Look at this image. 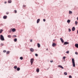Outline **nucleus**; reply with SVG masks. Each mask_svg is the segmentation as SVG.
<instances>
[{
    "instance_id": "f257e3e1",
    "label": "nucleus",
    "mask_w": 78,
    "mask_h": 78,
    "mask_svg": "<svg viewBox=\"0 0 78 78\" xmlns=\"http://www.w3.org/2000/svg\"><path fill=\"white\" fill-rule=\"evenodd\" d=\"M72 62L73 67H75V60L74 58L72 59Z\"/></svg>"
},
{
    "instance_id": "f03ea898",
    "label": "nucleus",
    "mask_w": 78,
    "mask_h": 78,
    "mask_svg": "<svg viewBox=\"0 0 78 78\" xmlns=\"http://www.w3.org/2000/svg\"><path fill=\"white\" fill-rule=\"evenodd\" d=\"M0 39L1 41H5V39L4 38V37H3V36L1 35H0Z\"/></svg>"
},
{
    "instance_id": "7ed1b4c3",
    "label": "nucleus",
    "mask_w": 78,
    "mask_h": 78,
    "mask_svg": "<svg viewBox=\"0 0 78 78\" xmlns=\"http://www.w3.org/2000/svg\"><path fill=\"white\" fill-rule=\"evenodd\" d=\"M34 61V59L33 58H31L30 60V62L31 65H33V61Z\"/></svg>"
},
{
    "instance_id": "20e7f679",
    "label": "nucleus",
    "mask_w": 78,
    "mask_h": 78,
    "mask_svg": "<svg viewBox=\"0 0 78 78\" xmlns=\"http://www.w3.org/2000/svg\"><path fill=\"white\" fill-rule=\"evenodd\" d=\"M52 46L53 47H55V46H56V44L55 43H53L52 44Z\"/></svg>"
},
{
    "instance_id": "39448f33",
    "label": "nucleus",
    "mask_w": 78,
    "mask_h": 78,
    "mask_svg": "<svg viewBox=\"0 0 78 78\" xmlns=\"http://www.w3.org/2000/svg\"><path fill=\"white\" fill-rule=\"evenodd\" d=\"M69 43L67 42H65L63 44V45H67V44H69Z\"/></svg>"
},
{
    "instance_id": "423d86ee",
    "label": "nucleus",
    "mask_w": 78,
    "mask_h": 78,
    "mask_svg": "<svg viewBox=\"0 0 78 78\" xmlns=\"http://www.w3.org/2000/svg\"><path fill=\"white\" fill-rule=\"evenodd\" d=\"M30 51L31 52H33V51H34V49H33V48H31L30 49Z\"/></svg>"
},
{
    "instance_id": "0eeeda50",
    "label": "nucleus",
    "mask_w": 78,
    "mask_h": 78,
    "mask_svg": "<svg viewBox=\"0 0 78 78\" xmlns=\"http://www.w3.org/2000/svg\"><path fill=\"white\" fill-rule=\"evenodd\" d=\"M60 40H61V42H62V43H64V40H63V39H62V38H60Z\"/></svg>"
},
{
    "instance_id": "6e6552de",
    "label": "nucleus",
    "mask_w": 78,
    "mask_h": 78,
    "mask_svg": "<svg viewBox=\"0 0 78 78\" xmlns=\"http://www.w3.org/2000/svg\"><path fill=\"white\" fill-rule=\"evenodd\" d=\"M3 18L4 19H7V16H4Z\"/></svg>"
},
{
    "instance_id": "1a4fd4ad",
    "label": "nucleus",
    "mask_w": 78,
    "mask_h": 78,
    "mask_svg": "<svg viewBox=\"0 0 78 78\" xmlns=\"http://www.w3.org/2000/svg\"><path fill=\"white\" fill-rule=\"evenodd\" d=\"M58 67H60V68H62L63 69H64V67H63L61 65H59L58 66Z\"/></svg>"
},
{
    "instance_id": "9d476101",
    "label": "nucleus",
    "mask_w": 78,
    "mask_h": 78,
    "mask_svg": "<svg viewBox=\"0 0 78 78\" xmlns=\"http://www.w3.org/2000/svg\"><path fill=\"white\" fill-rule=\"evenodd\" d=\"M75 46L76 47V48H78V44H75Z\"/></svg>"
},
{
    "instance_id": "9b49d317",
    "label": "nucleus",
    "mask_w": 78,
    "mask_h": 78,
    "mask_svg": "<svg viewBox=\"0 0 78 78\" xmlns=\"http://www.w3.org/2000/svg\"><path fill=\"white\" fill-rule=\"evenodd\" d=\"M37 44L38 47V48H39L40 47H41V45H40V44L39 43H37Z\"/></svg>"
},
{
    "instance_id": "f8f14e48",
    "label": "nucleus",
    "mask_w": 78,
    "mask_h": 78,
    "mask_svg": "<svg viewBox=\"0 0 78 78\" xmlns=\"http://www.w3.org/2000/svg\"><path fill=\"white\" fill-rule=\"evenodd\" d=\"M75 27H73L72 29V31H75Z\"/></svg>"
},
{
    "instance_id": "ddd939ff",
    "label": "nucleus",
    "mask_w": 78,
    "mask_h": 78,
    "mask_svg": "<svg viewBox=\"0 0 78 78\" xmlns=\"http://www.w3.org/2000/svg\"><path fill=\"white\" fill-rule=\"evenodd\" d=\"M12 31L13 32H14L15 31H16V29L15 28H13L12 29Z\"/></svg>"
},
{
    "instance_id": "4468645a",
    "label": "nucleus",
    "mask_w": 78,
    "mask_h": 78,
    "mask_svg": "<svg viewBox=\"0 0 78 78\" xmlns=\"http://www.w3.org/2000/svg\"><path fill=\"white\" fill-rule=\"evenodd\" d=\"M40 21V19H38L37 20V23H38L39 22V21Z\"/></svg>"
},
{
    "instance_id": "2eb2a0df",
    "label": "nucleus",
    "mask_w": 78,
    "mask_h": 78,
    "mask_svg": "<svg viewBox=\"0 0 78 78\" xmlns=\"http://www.w3.org/2000/svg\"><path fill=\"white\" fill-rule=\"evenodd\" d=\"M17 71H19V70H20V68L19 67H18L17 68Z\"/></svg>"
},
{
    "instance_id": "dca6fc26",
    "label": "nucleus",
    "mask_w": 78,
    "mask_h": 78,
    "mask_svg": "<svg viewBox=\"0 0 78 78\" xmlns=\"http://www.w3.org/2000/svg\"><path fill=\"white\" fill-rule=\"evenodd\" d=\"M36 71L37 72H39V69L37 68L36 69Z\"/></svg>"
},
{
    "instance_id": "f3484780",
    "label": "nucleus",
    "mask_w": 78,
    "mask_h": 78,
    "mask_svg": "<svg viewBox=\"0 0 78 78\" xmlns=\"http://www.w3.org/2000/svg\"><path fill=\"white\" fill-rule=\"evenodd\" d=\"M67 22L68 23H70V20H68L67 21Z\"/></svg>"
},
{
    "instance_id": "a211bd4d",
    "label": "nucleus",
    "mask_w": 78,
    "mask_h": 78,
    "mask_svg": "<svg viewBox=\"0 0 78 78\" xmlns=\"http://www.w3.org/2000/svg\"><path fill=\"white\" fill-rule=\"evenodd\" d=\"M69 13L70 14H72V12L69 11Z\"/></svg>"
},
{
    "instance_id": "6ab92c4d",
    "label": "nucleus",
    "mask_w": 78,
    "mask_h": 78,
    "mask_svg": "<svg viewBox=\"0 0 78 78\" xmlns=\"http://www.w3.org/2000/svg\"><path fill=\"white\" fill-rule=\"evenodd\" d=\"M11 2H12L11 0H9L8 1V2L9 3H11Z\"/></svg>"
},
{
    "instance_id": "aec40b11",
    "label": "nucleus",
    "mask_w": 78,
    "mask_h": 78,
    "mask_svg": "<svg viewBox=\"0 0 78 78\" xmlns=\"http://www.w3.org/2000/svg\"><path fill=\"white\" fill-rule=\"evenodd\" d=\"M64 74L65 75H67V73L66 72H65L64 73Z\"/></svg>"
},
{
    "instance_id": "412c9836",
    "label": "nucleus",
    "mask_w": 78,
    "mask_h": 78,
    "mask_svg": "<svg viewBox=\"0 0 78 78\" xmlns=\"http://www.w3.org/2000/svg\"><path fill=\"white\" fill-rule=\"evenodd\" d=\"M14 13H17V10H15L14 11Z\"/></svg>"
},
{
    "instance_id": "4be33fe9",
    "label": "nucleus",
    "mask_w": 78,
    "mask_h": 78,
    "mask_svg": "<svg viewBox=\"0 0 78 78\" xmlns=\"http://www.w3.org/2000/svg\"><path fill=\"white\" fill-rule=\"evenodd\" d=\"M17 40L16 38H15L14 39V42H17Z\"/></svg>"
},
{
    "instance_id": "5701e85b",
    "label": "nucleus",
    "mask_w": 78,
    "mask_h": 78,
    "mask_svg": "<svg viewBox=\"0 0 78 78\" xmlns=\"http://www.w3.org/2000/svg\"><path fill=\"white\" fill-rule=\"evenodd\" d=\"M2 31H3V30L1 29L0 30V33H2Z\"/></svg>"
},
{
    "instance_id": "b1692460",
    "label": "nucleus",
    "mask_w": 78,
    "mask_h": 78,
    "mask_svg": "<svg viewBox=\"0 0 78 78\" xmlns=\"http://www.w3.org/2000/svg\"><path fill=\"white\" fill-rule=\"evenodd\" d=\"M8 37L9 38H11V35H8Z\"/></svg>"
},
{
    "instance_id": "393cba45",
    "label": "nucleus",
    "mask_w": 78,
    "mask_h": 78,
    "mask_svg": "<svg viewBox=\"0 0 78 78\" xmlns=\"http://www.w3.org/2000/svg\"><path fill=\"white\" fill-rule=\"evenodd\" d=\"M17 66H14V68H15V69H17Z\"/></svg>"
},
{
    "instance_id": "a878e982",
    "label": "nucleus",
    "mask_w": 78,
    "mask_h": 78,
    "mask_svg": "<svg viewBox=\"0 0 78 78\" xmlns=\"http://www.w3.org/2000/svg\"><path fill=\"white\" fill-rule=\"evenodd\" d=\"M9 53H10V52L9 51H7L6 52L7 54H9Z\"/></svg>"
},
{
    "instance_id": "bb28decb",
    "label": "nucleus",
    "mask_w": 78,
    "mask_h": 78,
    "mask_svg": "<svg viewBox=\"0 0 78 78\" xmlns=\"http://www.w3.org/2000/svg\"><path fill=\"white\" fill-rule=\"evenodd\" d=\"M20 59H21V60H22V59H23V58L22 57H21L20 58Z\"/></svg>"
},
{
    "instance_id": "cd10ccee",
    "label": "nucleus",
    "mask_w": 78,
    "mask_h": 78,
    "mask_svg": "<svg viewBox=\"0 0 78 78\" xmlns=\"http://www.w3.org/2000/svg\"><path fill=\"white\" fill-rule=\"evenodd\" d=\"M66 53H68V54H69V51H68L66 52Z\"/></svg>"
},
{
    "instance_id": "c85d7f7f",
    "label": "nucleus",
    "mask_w": 78,
    "mask_h": 78,
    "mask_svg": "<svg viewBox=\"0 0 78 78\" xmlns=\"http://www.w3.org/2000/svg\"><path fill=\"white\" fill-rule=\"evenodd\" d=\"M36 56H38V54H35V55Z\"/></svg>"
},
{
    "instance_id": "c756f323",
    "label": "nucleus",
    "mask_w": 78,
    "mask_h": 78,
    "mask_svg": "<svg viewBox=\"0 0 78 78\" xmlns=\"http://www.w3.org/2000/svg\"><path fill=\"white\" fill-rule=\"evenodd\" d=\"M1 46H3V43H2L1 44Z\"/></svg>"
},
{
    "instance_id": "7c9ffc66",
    "label": "nucleus",
    "mask_w": 78,
    "mask_h": 78,
    "mask_svg": "<svg viewBox=\"0 0 78 78\" xmlns=\"http://www.w3.org/2000/svg\"><path fill=\"white\" fill-rule=\"evenodd\" d=\"M69 31L70 32V31H71V30L70 29H69Z\"/></svg>"
},
{
    "instance_id": "2f4dec72",
    "label": "nucleus",
    "mask_w": 78,
    "mask_h": 78,
    "mask_svg": "<svg viewBox=\"0 0 78 78\" xmlns=\"http://www.w3.org/2000/svg\"><path fill=\"white\" fill-rule=\"evenodd\" d=\"M66 57H65V56H64V57H63V59H66Z\"/></svg>"
},
{
    "instance_id": "473e14b6",
    "label": "nucleus",
    "mask_w": 78,
    "mask_h": 78,
    "mask_svg": "<svg viewBox=\"0 0 78 78\" xmlns=\"http://www.w3.org/2000/svg\"><path fill=\"white\" fill-rule=\"evenodd\" d=\"M69 78H72V76H69Z\"/></svg>"
},
{
    "instance_id": "72a5a7b5",
    "label": "nucleus",
    "mask_w": 78,
    "mask_h": 78,
    "mask_svg": "<svg viewBox=\"0 0 78 78\" xmlns=\"http://www.w3.org/2000/svg\"><path fill=\"white\" fill-rule=\"evenodd\" d=\"M77 23H78L77 22H76V21L75 22V24H76V25H77Z\"/></svg>"
},
{
    "instance_id": "f704fd0d",
    "label": "nucleus",
    "mask_w": 78,
    "mask_h": 78,
    "mask_svg": "<svg viewBox=\"0 0 78 78\" xmlns=\"http://www.w3.org/2000/svg\"><path fill=\"white\" fill-rule=\"evenodd\" d=\"M13 37H17V36H16V35H14Z\"/></svg>"
},
{
    "instance_id": "c9c22d12",
    "label": "nucleus",
    "mask_w": 78,
    "mask_h": 78,
    "mask_svg": "<svg viewBox=\"0 0 78 78\" xmlns=\"http://www.w3.org/2000/svg\"><path fill=\"white\" fill-rule=\"evenodd\" d=\"M3 52H4V53H5V52H6V50H4L3 51Z\"/></svg>"
},
{
    "instance_id": "e433bc0d",
    "label": "nucleus",
    "mask_w": 78,
    "mask_h": 78,
    "mask_svg": "<svg viewBox=\"0 0 78 78\" xmlns=\"http://www.w3.org/2000/svg\"><path fill=\"white\" fill-rule=\"evenodd\" d=\"M75 53L76 55H78V52H76Z\"/></svg>"
},
{
    "instance_id": "4c0bfd02",
    "label": "nucleus",
    "mask_w": 78,
    "mask_h": 78,
    "mask_svg": "<svg viewBox=\"0 0 78 78\" xmlns=\"http://www.w3.org/2000/svg\"><path fill=\"white\" fill-rule=\"evenodd\" d=\"M6 14H9V12H6Z\"/></svg>"
},
{
    "instance_id": "58836bf2",
    "label": "nucleus",
    "mask_w": 78,
    "mask_h": 78,
    "mask_svg": "<svg viewBox=\"0 0 78 78\" xmlns=\"http://www.w3.org/2000/svg\"><path fill=\"white\" fill-rule=\"evenodd\" d=\"M43 20L44 22H45V21H46L45 19H44Z\"/></svg>"
},
{
    "instance_id": "ea45409f",
    "label": "nucleus",
    "mask_w": 78,
    "mask_h": 78,
    "mask_svg": "<svg viewBox=\"0 0 78 78\" xmlns=\"http://www.w3.org/2000/svg\"><path fill=\"white\" fill-rule=\"evenodd\" d=\"M50 62H53V60H51V61H50Z\"/></svg>"
},
{
    "instance_id": "a19ab883",
    "label": "nucleus",
    "mask_w": 78,
    "mask_h": 78,
    "mask_svg": "<svg viewBox=\"0 0 78 78\" xmlns=\"http://www.w3.org/2000/svg\"><path fill=\"white\" fill-rule=\"evenodd\" d=\"M6 3H7V2H4V3H5V4H6Z\"/></svg>"
},
{
    "instance_id": "79ce46f5",
    "label": "nucleus",
    "mask_w": 78,
    "mask_h": 78,
    "mask_svg": "<svg viewBox=\"0 0 78 78\" xmlns=\"http://www.w3.org/2000/svg\"><path fill=\"white\" fill-rule=\"evenodd\" d=\"M25 6H26V5H23V7H24V8H25Z\"/></svg>"
},
{
    "instance_id": "37998d69",
    "label": "nucleus",
    "mask_w": 78,
    "mask_h": 78,
    "mask_svg": "<svg viewBox=\"0 0 78 78\" xmlns=\"http://www.w3.org/2000/svg\"><path fill=\"white\" fill-rule=\"evenodd\" d=\"M33 41V40H30V42H32Z\"/></svg>"
},
{
    "instance_id": "c03bdc74",
    "label": "nucleus",
    "mask_w": 78,
    "mask_h": 78,
    "mask_svg": "<svg viewBox=\"0 0 78 78\" xmlns=\"http://www.w3.org/2000/svg\"><path fill=\"white\" fill-rule=\"evenodd\" d=\"M77 34H78V30L77 31Z\"/></svg>"
},
{
    "instance_id": "a18cd8bd",
    "label": "nucleus",
    "mask_w": 78,
    "mask_h": 78,
    "mask_svg": "<svg viewBox=\"0 0 78 78\" xmlns=\"http://www.w3.org/2000/svg\"><path fill=\"white\" fill-rule=\"evenodd\" d=\"M77 20H78V17H77Z\"/></svg>"
},
{
    "instance_id": "49530a36",
    "label": "nucleus",
    "mask_w": 78,
    "mask_h": 78,
    "mask_svg": "<svg viewBox=\"0 0 78 78\" xmlns=\"http://www.w3.org/2000/svg\"><path fill=\"white\" fill-rule=\"evenodd\" d=\"M46 50H48V48L46 49Z\"/></svg>"
},
{
    "instance_id": "de8ad7c7",
    "label": "nucleus",
    "mask_w": 78,
    "mask_h": 78,
    "mask_svg": "<svg viewBox=\"0 0 78 78\" xmlns=\"http://www.w3.org/2000/svg\"><path fill=\"white\" fill-rule=\"evenodd\" d=\"M55 41V40H54L53 41Z\"/></svg>"
}]
</instances>
